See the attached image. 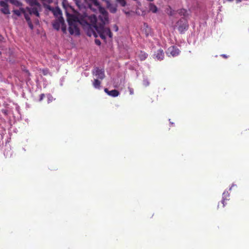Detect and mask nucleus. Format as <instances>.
Masks as SVG:
<instances>
[{"instance_id":"1","label":"nucleus","mask_w":249,"mask_h":249,"mask_svg":"<svg viewBox=\"0 0 249 249\" xmlns=\"http://www.w3.org/2000/svg\"><path fill=\"white\" fill-rule=\"evenodd\" d=\"M91 2L97 8L99 9L101 14L99 16L98 19L94 15H91L89 17H85L82 23H91L89 24V29L87 31V35L89 36H93L97 37L98 36L103 39H106V36L110 38L112 37V34L109 28L105 27V25L108 21L107 12L105 9L102 8L97 1V0H90Z\"/></svg>"},{"instance_id":"2","label":"nucleus","mask_w":249,"mask_h":249,"mask_svg":"<svg viewBox=\"0 0 249 249\" xmlns=\"http://www.w3.org/2000/svg\"><path fill=\"white\" fill-rule=\"evenodd\" d=\"M90 16H88L87 14L84 13L83 15L80 16L78 15V17H77L74 15L67 14V21L69 24V33L71 35H75L76 36H78L80 35V30L78 27L79 24L82 25L84 27L87 28V30L89 29V24L91 23H89V24H86V23H82V21L84 19H85V17H89ZM88 30H87L88 31Z\"/></svg>"},{"instance_id":"3","label":"nucleus","mask_w":249,"mask_h":249,"mask_svg":"<svg viewBox=\"0 0 249 249\" xmlns=\"http://www.w3.org/2000/svg\"><path fill=\"white\" fill-rule=\"evenodd\" d=\"M26 2L30 6V7H26V10L29 12L30 15H35L36 16L39 17L40 16L39 11L41 10V5L37 1L35 0H28Z\"/></svg>"},{"instance_id":"4","label":"nucleus","mask_w":249,"mask_h":249,"mask_svg":"<svg viewBox=\"0 0 249 249\" xmlns=\"http://www.w3.org/2000/svg\"><path fill=\"white\" fill-rule=\"evenodd\" d=\"M178 30L180 33L183 34L188 30L189 25L187 19L185 18H181L177 22Z\"/></svg>"},{"instance_id":"5","label":"nucleus","mask_w":249,"mask_h":249,"mask_svg":"<svg viewBox=\"0 0 249 249\" xmlns=\"http://www.w3.org/2000/svg\"><path fill=\"white\" fill-rule=\"evenodd\" d=\"M179 50L175 46L170 47L166 52L167 54L170 56H172L173 57L178 55L179 53Z\"/></svg>"},{"instance_id":"6","label":"nucleus","mask_w":249,"mask_h":249,"mask_svg":"<svg viewBox=\"0 0 249 249\" xmlns=\"http://www.w3.org/2000/svg\"><path fill=\"white\" fill-rule=\"evenodd\" d=\"M92 73L101 80H103L105 77L104 70L97 67L93 70Z\"/></svg>"},{"instance_id":"7","label":"nucleus","mask_w":249,"mask_h":249,"mask_svg":"<svg viewBox=\"0 0 249 249\" xmlns=\"http://www.w3.org/2000/svg\"><path fill=\"white\" fill-rule=\"evenodd\" d=\"M0 11L1 13L5 15H8L10 14L8 4L6 2L3 0L0 1Z\"/></svg>"},{"instance_id":"8","label":"nucleus","mask_w":249,"mask_h":249,"mask_svg":"<svg viewBox=\"0 0 249 249\" xmlns=\"http://www.w3.org/2000/svg\"><path fill=\"white\" fill-rule=\"evenodd\" d=\"M64 21L63 17L58 18L53 23V28L58 31L61 24L63 23Z\"/></svg>"},{"instance_id":"9","label":"nucleus","mask_w":249,"mask_h":249,"mask_svg":"<svg viewBox=\"0 0 249 249\" xmlns=\"http://www.w3.org/2000/svg\"><path fill=\"white\" fill-rule=\"evenodd\" d=\"M105 92L107 93L108 95L112 96V97H117L118 96L120 93L119 91H118L116 89H113L112 90H108V89L107 88H105L104 89Z\"/></svg>"},{"instance_id":"10","label":"nucleus","mask_w":249,"mask_h":249,"mask_svg":"<svg viewBox=\"0 0 249 249\" xmlns=\"http://www.w3.org/2000/svg\"><path fill=\"white\" fill-rule=\"evenodd\" d=\"M154 55L156 56L157 60L160 61L164 58V53L163 50L160 49L155 53Z\"/></svg>"},{"instance_id":"11","label":"nucleus","mask_w":249,"mask_h":249,"mask_svg":"<svg viewBox=\"0 0 249 249\" xmlns=\"http://www.w3.org/2000/svg\"><path fill=\"white\" fill-rule=\"evenodd\" d=\"M230 196V194L228 191H225L222 195V200L221 201V204H222V207H224L226 204H227L226 201L229 200V199L228 198Z\"/></svg>"},{"instance_id":"12","label":"nucleus","mask_w":249,"mask_h":249,"mask_svg":"<svg viewBox=\"0 0 249 249\" xmlns=\"http://www.w3.org/2000/svg\"><path fill=\"white\" fill-rule=\"evenodd\" d=\"M50 10H52L53 13V15L57 17L58 18L62 17V12L61 10L58 7H55V8L51 9L50 7L49 8Z\"/></svg>"},{"instance_id":"13","label":"nucleus","mask_w":249,"mask_h":249,"mask_svg":"<svg viewBox=\"0 0 249 249\" xmlns=\"http://www.w3.org/2000/svg\"><path fill=\"white\" fill-rule=\"evenodd\" d=\"M147 56V53L143 51H140L138 54V57L141 61L144 60Z\"/></svg>"},{"instance_id":"14","label":"nucleus","mask_w":249,"mask_h":249,"mask_svg":"<svg viewBox=\"0 0 249 249\" xmlns=\"http://www.w3.org/2000/svg\"><path fill=\"white\" fill-rule=\"evenodd\" d=\"M22 13L24 14L25 18L27 22L31 21L29 15L26 13L25 9L23 8H20Z\"/></svg>"},{"instance_id":"15","label":"nucleus","mask_w":249,"mask_h":249,"mask_svg":"<svg viewBox=\"0 0 249 249\" xmlns=\"http://www.w3.org/2000/svg\"><path fill=\"white\" fill-rule=\"evenodd\" d=\"M9 1L11 3L17 7L21 6L22 5V3L18 0H9Z\"/></svg>"},{"instance_id":"16","label":"nucleus","mask_w":249,"mask_h":249,"mask_svg":"<svg viewBox=\"0 0 249 249\" xmlns=\"http://www.w3.org/2000/svg\"><path fill=\"white\" fill-rule=\"evenodd\" d=\"M149 9L153 13H156L157 11V6L153 3H150L149 4Z\"/></svg>"},{"instance_id":"17","label":"nucleus","mask_w":249,"mask_h":249,"mask_svg":"<svg viewBox=\"0 0 249 249\" xmlns=\"http://www.w3.org/2000/svg\"><path fill=\"white\" fill-rule=\"evenodd\" d=\"M101 82L98 79H94L93 85L95 88L99 89L100 87Z\"/></svg>"},{"instance_id":"18","label":"nucleus","mask_w":249,"mask_h":249,"mask_svg":"<svg viewBox=\"0 0 249 249\" xmlns=\"http://www.w3.org/2000/svg\"><path fill=\"white\" fill-rule=\"evenodd\" d=\"M178 14L181 16H183L184 17H186L187 16V11L185 9H182L179 10Z\"/></svg>"},{"instance_id":"19","label":"nucleus","mask_w":249,"mask_h":249,"mask_svg":"<svg viewBox=\"0 0 249 249\" xmlns=\"http://www.w3.org/2000/svg\"><path fill=\"white\" fill-rule=\"evenodd\" d=\"M75 3L79 9H82L83 5L81 0H75Z\"/></svg>"},{"instance_id":"20","label":"nucleus","mask_w":249,"mask_h":249,"mask_svg":"<svg viewBox=\"0 0 249 249\" xmlns=\"http://www.w3.org/2000/svg\"><path fill=\"white\" fill-rule=\"evenodd\" d=\"M13 12L17 16H20L21 15V14L22 13L20 10V8L19 9V10H14L13 11Z\"/></svg>"},{"instance_id":"21","label":"nucleus","mask_w":249,"mask_h":249,"mask_svg":"<svg viewBox=\"0 0 249 249\" xmlns=\"http://www.w3.org/2000/svg\"><path fill=\"white\" fill-rule=\"evenodd\" d=\"M61 30H62V31H63V32L64 33H66L67 27H66V25L65 24L64 21L63 22V23L61 24Z\"/></svg>"},{"instance_id":"22","label":"nucleus","mask_w":249,"mask_h":249,"mask_svg":"<svg viewBox=\"0 0 249 249\" xmlns=\"http://www.w3.org/2000/svg\"><path fill=\"white\" fill-rule=\"evenodd\" d=\"M42 73L44 75H47L49 73V70L48 69H44L42 70Z\"/></svg>"},{"instance_id":"23","label":"nucleus","mask_w":249,"mask_h":249,"mask_svg":"<svg viewBox=\"0 0 249 249\" xmlns=\"http://www.w3.org/2000/svg\"><path fill=\"white\" fill-rule=\"evenodd\" d=\"M27 23H28V24L29 27H30V28L31 30H33V28H34V26H33V24L32 23V21H30V22H28Z\"/></svg>"},{"instance_id":"24","label":"nucleus","mask_w":249,"mask_h":249,"mask_svg":"<svg viewBox=\"0 0 249 249\" xmlns=\"http://www.w3.org/2000/svg\"><path fill=\"white\" fill-rule=\"evenodd\" d=\"M128 90L130 94L133 95L134 94V89L132 88H128Z\"/></svg>"},{"instance_id":"25","label":"nucleus","mask_w":249,"mask_h":249,"mask_svg":"<svg viewBox=\"0 0 249 249\" xmlns=\"http://www.w3.org/2000/svg\"><path fill=\"white\" fill-rule=\"evenodd\" d=\"M43 2H46L48 4H50L53 2L52 0H41Z\"/></svg>"},{"instance_id":"26","label":"nucleus","mask_w":249,"mask_h":249,"mask_svg":"<svg viewBox=\"0 0 249 249\" xmlns=\"http://www.w3.org/2000/svg\"><path fill=\"white\" fill-rule=\"evenodd\" d=\"M44 97H45V95H44V94H43V93L41 94L40 95V97H39V101H41L43 99V98H44Z\"/></svg>"},{"instance_id":"27","label":"nucleus","mask_w":249,"mask_h":249,"mask_svg":"<svg viewBox=\"0 0 249 249\" xmlns=\"http://www.w3.org/2000/svg\"><path fill=\"white\" fill-rule=\"evenodd\" d=\"M95 43L98 45H100L101 44V42L98 39H95Z\"/></svg>"},{"instance_id":"28","label":"nucleus","mask_w":249,"mask_h":249,"mask_svg":"<svg viewBox=\"0 0 249 249\" xmlns=\"http://www.w3.org/2000/svg\"><path fill=\"white\" fill-rule=\"evenodd\" d=\"M89 9L91 10H92L93 11H94L95 10L92 7V5L91 4H89L88 5Z\"/></svg>"},{"instance_id":"29","label":"nucleus","mask_w":249,"mask_h":249,"mask_svg":"<svg viewBox=\"0 0 249 249\" xmlns=\"http://www.w3.org/2000/svg\"><path fill=\"white\" fill-rule=\"evenodd\" d=\"M114 29H115V31H117L118 30V28L116 25H114Z\"/></svg>"},{"instance_id":"30","label":"nucleus","mask_w":249,"mask_h":249,"mask_svg":"<svg viewBox=\"0 0 249 249\" xmlns=\"http://www.w3.org/2000/svg\"><path fill=\"white\" fill-rule=\"evenodd\" d=\"M221 56H222L223 57H224L225 58H227V56L225 54H222Z\"/></svg>"},{"instance_id":"31","label":"nucleus","mask_w":249,"mask_h":249,"mask_svg":"<svg viewBox=\"0 0 249 249\" xmlns=\"http://www.w3.org/2000/svg\"><path fill=\"white\" fill-rule=\"evenodd\" d=\"M116 8H114L113 9H112V10H111V12H112V13H115V12H116Z\"/></svg>"},{"instance_id":"32","label":"nucleus","mask_w":249,"mask_h":249,"mask_svg":"<svg viewBox=\"0 0 249 249\" xmlns=\"http://www.w3.org/2000/svg\"><path fill=\"white\" fill-rule=\"evenodd\" d=\"M25 72L28 74V75H30V72L28 70H25Z\"/></svg>"},{"instance_id":"33","label":"nucleus","mask_w":249,"mask_h":249,"mask_svg":"<svg viewBox=\"0 0 249 249\" xmlns=\"http://www.w3.org/2000/svg\"><path fill=\"white\" fill-rule=\"evenodd\" d=\"M237 2H241L242 0H236Z\"/></svg>"},{"instance_id":"34","label":"nucleus","mask_w":249,"mask_h":249,"mask_svg":"<svg viewBox=\"0 0 249 249\" xmlns=\"http://www.w3.org/2000/svg\"><path fill=\"white\" fill-rule=\"evenodd\" d=\"M227 1H233V0H227Z\"/></svg>"}]
</instances>
